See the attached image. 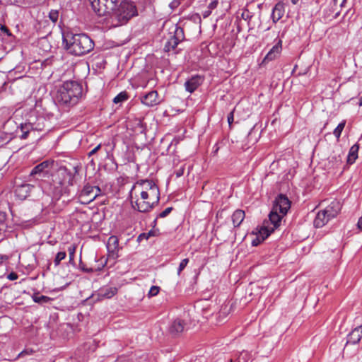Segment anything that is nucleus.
<instances>
[{
  "mask_svg": "<svg viewBox=\"0 0 362 362\" xmlns=\"http://www.w3.org/2000/svg\"><path fill=\"white\" fill-rule=\"evenodd\" d=\"M7 278L11 281H13V280H16L18 278V276L16 272H11L8 275Z\"/></svg>",
  "mask_w": 362,
  "mask_h": 362,
  "instance_id": "37998d69",
  "label": "nucleus"
},
{
  "mask_svg": "<svg viewBox=\"0 0 362 362\" xmlns=\"http://www.w3.org/2000/svg\"><path fill=\"white\" fill-rule=\"evenodd\" d=\"M66 257V253L64 251L59 252L55 256L54 259V266L57 267L59 265L62 260L64 259Z\"/></svg>",
  "mask_w": 362,
  "mask_h": 362,
  "instance_id": "473e14b6",
  "label": "nucleus"
},
{
  "mask_svg": "<svg viewBox=\"0 0 362 362\" xmlns=\"http://www.w3.org/2000/svg\"><path fill=\"white\" fill-rule=\"evenodd\" d=\"M7 214L6 212L0 211V234L6 232L7 228L6 224Z\"/></svg>",
  "mask_w": 362,
  "mask_h": 362,
  "instance_id": "bb28decb",
  "label": "nucleus"
},
{
  "mask_svg": "<svg viewBox=\"0 0 362 362\" xmlns=\"http://www.w3.org/2000/svg\"><path fill=\"white\" fill-rule=\"evenodd\" d=\"M245 211L241 209L235 210L232 214L231 218L234 227H238L245 218Z\"/></svg>",
  "mask_w": 362,
  "mask_h": 362,
  "instance_id": "5701e85b",
  "label": "nucleus"
},
{
  "mask_svg": "<svg viewBox=\"0 0 362 362\" xmlns=\"http://www.w3.org/2000/svg\"><path fill=\"white\" fill-rule=\"evenodd\" d=\"M218 4V1L214 0L209 4L208 8L210 10H214V8H216L217 7Z\"/></svg>",
  "mask_w": 362,
  "mask_h": 362,
  "instance_id": "79ce46f5",
  "label": "nucleus"
},
{
  "mask_svg": "<svg viewBox=\"0 0 362 362\" xmlns=\"http://www.w3.org/2000/svg\"><path fill=\"white\" fill-rule=\"evenodd\" d=\"M140 187L141 199L138 198L133 202L131 201L134 209L141 213L150 211L156 206L160 200V190L157 185L152 180H138L132 187L129 197L132 199L133 192Z\"/></svg>",
  "mask_w": 362,
  "mask_h": 362,
  "instance_id": "f03ea898",
  "label": "nucleus"
},
{
  "mask_svg": "<svg viewBox=\"0 0 362 362\" xmlns=\"http://www.w3.org/2000/svg\"><path fill=\"white\" fill-rule=\"evenodd\" d=\"M357 226L360 230H362V216L359 218L357 223Z\"/></svg>",
  "mask_w": 362,
  "mask_h": 362,
  "instance_id": "8fccbe9b",
  "label": "nucleus"
},
{
  "mask_svg": "<svg viewBox=\"0 0 362 362\" xmlns=\"http://www.w3.org/2000/svg\"><path fill=\"white\" fill-rule=\"evenodd\" d=\"M341 204L339 201L334 200L330 203L324 211L331 219L335 218L341 211Z\"/></svg>",
  "mask_w": 362,
  "mask_h": 362,
  "instance_id": "6ab92c4d",
  "label": "nucleus"
},
{
  "mask_svg": "<svg viewBox=\"0 0 362 362\" xmlns=\"http://www.w3.org/2000/svg\"><path fill=\"white\" fill-rule=\"evenodd\" d=\"M128 98L129 95L127 92L122 91L114 98L113 103L115 104L122 103L123 102L127 100Z\"/></svg>",
  "mask_w": 362,
  "mask_h": 362,
  "instance_id": "cd10ccee",
  "label": "nucleus"
},
{
  "mask_svg": "<svg viewBox=\"0 0 362 362\" xmlns=\"http://www.w3.org/2000/svg\"><path fill=\"white\" fill-rule=\"evenodd\" d=\"M358 105H359V106H362V97L359 100Z\"/></svg>",
  "mask_w": 362,
  "mask_h": 362,
  "instance_id": "5fc2aeb1",
  "label": "nucleus"
},
{
  "mask_svg": "<svg viewBox=\"0 0 362 362\" xmlns=\"http://www.w3.org/2000/svg\"><path fill=\"white\" fill-rule=\"evenodd\" d=\"M33 186L30 184H23L16 187L15 189L16 196L21 200L25 199L30 196Z\"/></svg>",
  "mask_w": 362,
  "mask_h": 362,
  "instance_id": "dca6fc26",
  "label": "nucleus"
},
{
  "mask_svg": "<svg viewBox=\"0 0 362 362\" xmlns=\"http://www.w3.org/2000/svg\"><path fill=\"white\" fill-rule=\"evenodd\" d=\"M270 234L271 230H269L267 228H263L261 226L258 231V233L257 234L256 238L252 241V245H259L262 242H263L266 238H267Z\"/></svg>",
  "mask_w": 362,
  "mask_h": 362,
  "instance_id": "412c9836",
  "label": "nucleus"
},
{
  "mask_svg": "<svg viewBox=\"0 0 362 362\" xmlns=\"http://www.w3.org/2000/svg\"><path fill=\"white\" fill-rule=\"evenodd\" d=\"M300 1V0H291V3H292L293 5H296V4L298 3V1Z\"/></svg>",
  "mask_w": 362,
  "mask_h": 362,
  "instance_id": "603ef678",
  "label": "nucleus"
},
{
  "mask_svg": "<svg viewBox=\"0 0 362 362\" xmlns=\"http://www.w3.org/2000/svg\"><path fill=\"white\" fill-rule=\"evenodd\" d=\"M233 112H231L228 115V122L230 125L233 123Z\"/></svg>",
  "mask_w": 362,
  "mask_h": 362,
  "instance_id": "a18cd8bd",
  "label": "nucleus"
},
{
  "mask_svg": "<svg viewBox=\"0 0 362 362\" xmlns=\"http://www.w3.org/2000/svg\"><path fill=\"white\" fill-rule=\"evenodd\" d=\"M83 95V88L81 83L75 81H66L60 86L55 95L57 103L67 107L78 103Z\"/></svg>",
  "mask_w": 362,
  "mask_h": 362,
  "instance_id": "20e7f679",
  "label": "nucleus"
},
{
  "mask_svg": "<svg viewBox=\"0 0 362 362\" xmlns=\"http://www.w3.org/2000/svg\"><path fill=\"white\" fill-rule=\"evenodd\" d=\"M160 291V287L157 286H152L148 291V296H156Z\"/></svg>",
  "mask_w": 362,
  "mask_h": 362,
  "instance_id": "4c0bfd02",
  "label": "nucleus"
},
{
  "mask_svg": "<svg viewBox=\"0 0 362 362\" xmlns=\"http://www.w3.org/2000/svg\"><path fill=\"white\" fill-rule=\"evenodd\" d=\"M346 0H344L343 2L341 3V6H342L344 3L345 2Z\"/></svg>",
  "mask_w": 362,
  "mask_h": 362,
  "instance_id": "6e6d98bb",
  "label": "nucleus"
},
{
  "mask_svg": "<svg viewBox=\"0 0 362 362\" xmlns=\"http://www.w3.org/2000/svg\"><path fill=\"white\" fill-rule=\"evenodd\" d=\"M0 30L3 33L6 34L7 35H11L9 29L4 25L0 24Z\"/></svg>",
  "mask_w": 362,
  "mask_h": 362,
  "instance_id": "a19ab883",
  "label": "nucleus"
},
{
  "mask_svg": "<svg viewBox=\"0 0 362 362\" xmlns=\"http://www.w3.org/2000/svg\"><path fill=\"white\" fill-rule=\"evenodd\" d=\"M286 4L283 1H279L274 7L272 13V18L274 23L279 21L284 15Z\"/></svg>",
  "mask_w": 362,
  "mask_h": 362,
  "instance_id": "a211bd4d",
  "label": "nucleus"
},
{
  "mask_svg": "<svg viewBox=\"0 0 362 362\" xmlns=\"http://www.w3.org/2000/svg\"><path fill=\"white\" fill-rule=\"evenodd\" d=\"M49 122L43 116H38L35 118L30 117L28 122L21 124V131L22 134L20 136L21 139L28 138L30 131L42 132L49 130Z\"/></svg>",
  "mask_w": 362,
  "mask_h": 362,
  "instance_id": "423d86ee",
  "label": "nucleus"
},
{
  "mask_svg": "<svg viewBox=\"0 0 362 362\" xmlns=\"http://www.w3.org/2000/svg\"><path fill=\"white\" fill-rule=\"evenodd\" d=\"M291 207V202L284 194H279L275 199L273 209L282 215L286 214Z\"/></svg>",
  "mask_w": 362,
  "mask_h": 362,
  "instance_id": "9b49d317",
  "label": "nucleus"
},
{
  "mask_svg": "<svg viewBox=\"0 0 362 362\" xmlns=\"http://www.w3.org/2000/svg\"><path fill=\"white\" fill-rule=\"evenodd\" d=\"M8 259L6 255H0V264L4 262V261Z\"/></svg>",
  "mask_w": 362,
  "mask_h": 362,
  "instance_id": "3c124183",
  "label": "nucleus"
},
{
  "mask_svg": "<svg viewBox=\"0 0 362 362\" xmlns=\"http://www.w3.org/2000/svg\"><path fill=\"white\" fill-rule=\"evenodd\" d=\"M359 149V146L357 144L353 145L349 152V155L347 157V162L350 164H352L355 162L356 159L358 158V151Z\"/></svg>",
  "mask_w": 362,
  "mask_h": 362,
  "instance_id": "393cba45",
  "label": "nucleus"
},
{
  "mask_svg": "<svg viewBox=\"0 0 362 362\" xmlns=\"http://www.w3.org/2000/svg\"><path fill=\"white\" fill-rule=\"evenodd\" d=\"M156 232L155 230H151L148 233H141L138 236L137 240L139 242H140V241H141L144 239L148 240L150 237L156 236Z\"/></svg>",
  "mask_w": 362,
  "mask_h": 362,
  "instance_id": "2f4dec72",
  "label": "nucleus"
},
{
  "mask_svg": "<svg viewBox=\"0 0 362 362\" xmlns=\"http://www.w3.org/2000/svg\"><path fill=\"white\" fill-rule=\"evenodd\" d=\"M283 216L284 215L272 209L269 214V220L264 221L262 227L271 230L272 233L280 226Z\"/></svg>",
  "mask_w": 362,
  "mask_h": 362,
  "instance_id": "9d476101",
  "label": "nucleus"
},
{
  "mask_svg": "<svg viewBox=\"0 0 362 362\" xmlns=\"http://www.w3.org/2000/svg\"><path fill=\"white\" fill-rule=\"evenodd\" d=\"M137 126L141 129L140 132L142 133L144 132V129L143 122L141 119L138 120Z\"/></svg>",
  "mask_w": 362,
  "mask_h": 362,
  "instance_id": "49530a36",
  "label": "nucleus"
},
{
  "mask_svg": "<svg viewBox=\"0 0 362 362\" xmlns=\"http://www.w3.org/2000/svg\"><path fill=\"white\" fill-rule=\"evenodd\" d=\"M101 148V144H98L96 147H95L92 151L88 153V156L90 157L94 155L100 148Z\"/></svg>",
  "mask_w": 362,
  "mask_h": 362,
  "instance_id": "c03bdc74",
  "label": "nucleus"
},
{
  "mask_svg": "<svg viewBox=\"0 0 362 362\" xmlns=\"http://www.w3.org/2000/svg\"><path fill=\"white\" fill-rule=\"evenodd\" d=\"M211 11L212 10H210L209 8L207 11H205L203 13L204 18H207L208 16H209V15L211 13Z\"/></svg>",
  "mask_w": 362,
  "mask_h": 362,
  "instance_id": "09e8293b",
  "label": "nucleus"
},
{
  "mask_svg": "<svg viewBox=\"0 0 362 362\" xmlns=\"http://www.w3.org/2000/svg\"><path fill=\"white\" fill-rule=\"evenodd\" d=\"M101 190L98 186L85 185L79 193L78 199L81 204H88L100 195Z\"/></svg>",
  "mask_w": 362,
  "mask_h": 362,
  "instance_id": "1a4fd4ad",
  "label": "nucleus"
},
{
  "mask_svg": "<svg viewBox=\"0 0 362 362\" xmlns=\"http://www.w3.org/2000/svg\"><path fill=\"white\" fill-rule=\"evenodd\" d=\"M54 163L53 160H44L32 169L30 175L43 182L44 178H49V173L53 168Z\"/></svg>",
  "mask_w": 362,
  "mask_h": 362,
  "instance_id": "6e6552de",
  "label": "nucleus"
},
{
  "mask_svg": "<svg viewBox=\"0 0 362 362\" xmlns=\"http://www.w3.org/2000/svg\"><path fill=\"white\" fill-rule=\"evenodd\" d=\"M204 82V78L203 76L196 74L194 76H192L189 78H188L184 86L185 88V90L192 93L194 91H195L199 86H200Z\"/></svg>",
  "mask_w": 362,
  "mask_h": 362,
  "instance_id": "ddd939ff",
  "label": "nucleus"
},
{
  "mask_svg": "<svg viewBox=\"0 0 362 362\" xmlns=\"http://www.w3.org/2000/svg\"><path fill=\"white\" fill-rule=\"evenodd\" d=\"M282 50V40L279 39L278 42L272 48L269 50L272 53L279 56Z\"/></svg>",
  "mask_w": 362,
  "mask_h": 362,
  "instance_id": "7c9ffc66",
  "label": "nucleus"
},
{
  "mask_svg": "<svg viewBox=\"0 0 362 362\" xmlns=\"http://www.w3.org/2000/svg\"><path fill=\"white\" fill-rule=\"evenodd\" d=\"M93 11L98 16L110 15L109 23L112 27L125 25L138 15L136 5L127 0H88Z\"/></svg>",
  "mask_w": 362,
  "mask_h": 362,
  "instance_id": "f257e3e1",
  "label": "nucleus"
},
{
  "mask_svg": "<svg viewBox=\"0 0 362 362\" xmlns=\"http://www.w3.org/2000/svg\"><path fill=\"white\" fill-rule=\"evenodd\" d=\"M187 324L185 320L180 318H176L173 320L168 326L169 334L174 337H178L185 330Z\"/></svg>",
  "mask_w": 362,
  "mask_h": 362,
  "instance_id": "f8f14e48",
  "label": "nucleus"
},
{
  "mask_svg": "<svg viewBox=\"0 0 362 362\" xmlns=\"http://www.w3.org/2000/svg\"><path fill=\"white\" fill-rule=\"evenodd\" d=\"M32 298L35 303L40 305L48 303L52 300V298L46 296L40 295L39 292L35 293L32 296Z\"/></svg>",
  "mask_w": 362,
  "mask_h": 362,
  "instance_id": "b1692460",
  "label": "nucleus"
},
{
  "mask_svg": "<svg viewBox=\"0 0 362 362\" xmlns=\"http://www.w3.org/2000/svg\"><path fill=\"white\" fill-rule=\"evenodd\" d=\"M277 57L278 56H276V54H274L272 53L270 51H269V52L267 54V55L263 59L262 64H266L269 62L273 61L275 59H276Z\"/></svg>",
  "mask_w": 362,
  "mask_h": 362,
  "instance_id": "f704fd0d",
  "label": "nucleus"
},
{
  "mask_svg": "<svg viewBox=\"0 0 362 362\" xmlns=\"http://www.w3.org/2000/svg\"><path fill=\"white\" fill-rule=\"evenodd\" d=\"M345 124H346V121L343 120L334 129L333 134L336 136V138L337 139H339L340 138L341 132H342L343 129H344Z\"/></svg>",
  "mask_w": 362,
  "mask_h": 362,
  "instance_id": "c756f323",
  "label": "nucleus"
},
{
  "mask_svg": "<svg viewBox=\"0 0 362 362\" xmlns=\"http://www.w3.org/2000/svg\"><path fill=\"white\" fill-rule=\"evenodd\" d=\"M76 250V246L75 245H71L68 247V252H69V263L71 265L75 266V261H74V257H75V252Z\"/></svg>",
  "mask_w": 362,
  "mask_h": 362,
  "instance_id": "c85d7f7f",
  "label": "nucleus"
},
{
  "mask_svg": "<svg viewBox=\"0 0 362 362\" xmlns=\"http://www.w3.org/2000/svg\"><path fill=\"white\" fill-rule=\"evenodd\" d=\"M334 2H337V0H333Z\"/></svg>",
  "mask_w": 362,
  "mask_h": 362,
  "instance_id": "4d7b16f0",
  "label": "nucleus"
},
{
  "mask_svg": "<svg viewBox=\"0 0 362 362\" xmlns=\"http://www.w3.org/2000/svg\"><path fill=\"white\" fill-rule=\"evenodd\" d=\"M185 165H182L179 169L175 170V173L177 177H180L184 175Z\"/></svg>",
  "mask_w": 362,
  "mask_h": 362,
  "instance_id": "ea45409f",
  "label": "nucleus"
},
{
  "mask_svg": "<svg viewBox=\"0 0 362 362\" xmlns=\"http://www.w3.org/2000/svg\"><path fill=\"white\" fill-rule=\"evenodd\" d=\"M141 103L148 107H153L160 103L158 93L156 90H151L141 98Z\"/></svg>",
  "mask_w": 362,
  "mask_h": 362,
  "instance_id": "2eb2a0df",
  "label": "nucleus"
},
{
  "mask_svg": "<svg viewBox=\"0 0 362 362\" xmlns=\"http://www.w3.org/2000/svg\"><path fill=\"white\" fill-rule=\"evenodd\" d=\"M189 262V259L185 258L183 259L181 262L180 263L178 269H177V274L180 275L181 272L186 267Z\"/></svg>",
  "mask_w": 362,
  "mask_h": 362,
  "instance_id": "e433bc0d",
  "label": "nucleus"
},
{
  "mask_svg": "<svg viewBox=\"0 0 362 362\" xmlns=\"http://www.w3.org/2000/svg\"><path fill=\"white\" fill-rule=\"evenodd\" d=\"M52 265V263L49 261L47 265V270H50V267Z\"/></svg>",
  "mask_w": 362,
  "mask_h": 362,
  "instance_id": "864d4df0",
  "label": "nucleus"
},
{
  "mask_svg": "<svg viewBox=\"0 0 362 362\" xmlns=\"http://www.w3.org/2000/svg\"><path fill=\"white\" fill-rule=\"evenodd\" d=\"M173 210V207H168V208H166L164 211H163L162 212H160L158 214V218H165V217H166Z\"/></svg>",
  "mask_w": 362,
  "mask_h": 362,
  "instance_id": "58836bf2",
  "label": "nucleus"
},
{
  "mask_svg": "<svg viewBox=\"0 0 362 362\" xmlns=\"http://www.w3.org/2000/svg\"><path fill=\"white\" fill-rule=\"evenodd\" d=\"M362 338V325L354 328L347 336V344H356Z\"/></svg>",
  "mask_w": 362,
  "mask_h": 362,
  "instance_id": "f3484780",
  "label": "nucleus"
},
{
  "mask_svg": "<svg viewBox=\"0 0 362 362\" xmlns=\"http://www.w3.org/2000/svg\"><path fill=\"white\" fill-rule=\"evenodd\" d=\"M329 163H332V166L334 168H337L341 164L342 159L340 156H334L331 157Z\"/></svg>",
  "mask_w": 362,
  "mask_h": 362,
  "instance_id": "72a5a7b5",
  "label": "nucleus"
},
{
  "mask_svg": "<svg viewBox=\"0 0 362 362\" xmlns=\"http://www.w3.org/2000/svg\"><path fill=\"white\" fill-rule=\"evenodd\" d=\"M97 262H100V264L98 265V267L97 268H93V267H87L85 264L82 262L81 259H80V262H79V267L81 269V271H83V272H86V273H93L94 272H97V271H100L103 269V268L105 267V265L106 264V262H107V260H103V258L98 259V260H96Z\"/></svg>",
  "mask_w": 362,
  "mask_h": 362,
  "instance_id": "4be33fe9",
  "label": "nucleus"
},
{
  "mask_svg": "<svg viewBox=\"0 0 362 362\" xmlns=\"http://www.w3.org/2000/svg\"><path fill=\"white\" fill-rule=\"evenodd\" d=\"M242 17L243 19L247 20V19L250 18L251 16H250L249 12L247 11V12H243L242 13Z\"/></svg>",
  "mask_w": 362,
  "mask_h": 362,
  "instance_id": "de8ad7c7",
  "label": "nucleus"
},
{
  "mask_svg": "<svg viewBox=\"0 0 362 362\" xmlns=\"http://www.w3.org/2000/svg\"><path fill=\"white\" fill-rule=\"evenodd\" d=\"M117 292V288L115 287H106L100 290V296L105 298H110L114 296Z\"/></svg>",
  "mask_w": 362,
  "mask_h": 362,
  "instance_id": "a878e982",
  "label": "nucleus"
},
{
  "mask_svg": "<svg viewBox=\"0 0 362 362\" xmlns=\"http://www.w3.org/2000/svg\"><path fill=\"white\" fill-rule=\"evenodd\" d=\"M107 249L109 257L117 259L118 257L117 252L119 251V240L117 236H110L107 242Z\"/></svg>",
  "mask_w": 362,
  "mask_h": 362,
  "instance_id": "4468645a",
  "label": "nucleus"
},
{
  "mask_svg": "<svg viewBox=\"0 0 362 362\" xmlns=\"http://www.w3.org/2000/svg\"><path fill=\"white\" fill-rule=\"evenodd\" d=\"M329 220H331V218L327 216L324 210H322L317 214L313 223L315 228H322L327 223Z\"/></svg>",
  "mask_w": 362,
  "mask_h": 362,
  "instance_id": "aec40b11",
  "label": "nucleus"
},
{
  "mask_svg": "<svg viewBox=\"0 0 362 362\" xmlns=\"http://www.w3.org/2000/svg\"><path fill=\"white\" fill-rule=\"evenodd\" d=\"M58 17H59L58 11L51 10V11L49 13V18L53 23H56L57 21Z\"/></svg>",
  "mask_w": 362,
  "mask_h": 362,
  "instance_id": "c9c22d12",
  "label": "nucleus"
},
{
  "mask_svg": "<svg viewBox=\"0 0 362 362\" xmlns=\"http://www.w3.org/2000/svg\"><path fill=\"white\" fill-rule=\"evenodd\" d=\"M63 45L70 54L75 56L86 54L94 48L93 41L84 33H67L63 36Z\"/></svg>",
  "mask_w": 362,
  "mask_h": 362,
  "instance_id": "39448f33",
  "label": "nucleus"
},
{
  "mask_svg": "<svg viewBox=\"0 0 362 362\" xmlns=\"http://www.w3.org/2000/svg\"><path fill=\"white\" fill-rule=\"evenodd\" d=\"M74 173L66 167H60L51 177L44 180L41 183V187L52 199H59L62 195L66 192L69 186L73 185L74 174L77 173L76 168H74Z\"/></svg>",
  "mask_w": 362,
  "mask_h": 362,
  "instance_id": "7ed1b4c3",
  "label": "nucleus"
},
{
  "mask_svg": "<svg viewBox=\"0 0 362 362\" xmlns=\"http://www.w3.org/2000/svg\"><path fill=\"white\" fill-rule=\"evenodd\" d=\"M165 43L163 50L165 52L174 51L178 44L185 40V32L182 28L176 25L173 33Z\"/></svg>",
  "mask_w": 362,
  "mask_h": 362,
  "instance_id": "0eeeda50",
  "label": "nucleus"
}]
</instances>
